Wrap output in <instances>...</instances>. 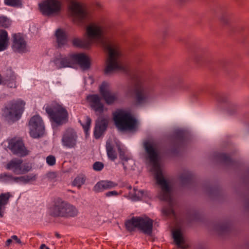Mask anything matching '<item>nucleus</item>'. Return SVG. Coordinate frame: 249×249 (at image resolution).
<instances>
[{"label":"nucleus","mask_w":249,"mask_h":249,"mask_svg":"<svg viewBox=\"0 0 249 249\" xmlns=\"http://www.w3.org/2000/svg\"><path fill=\"white\" fill-rule=\"evenodd\" d=\"M143 147L146 158L152 165V170L155 172L157 182L161 187L162 193L160 194V198L164 201H170L171 199V188L165 179L160 168L159 151L155 144L149 141L143 143Z\"/></svg>","instance_id":"obj_1"},{"label":"nucleus","mask_w":249,"mask_h":249,"mask_svg":"<svg viewBox=\"0 0 249 249\" xmlns=\"http://www.w3.org/2000/svg\"><path fill=\"white\" fill-rule=\"evenodd\" d=\"M78 213L75 206L60 197L55 199L49 208V214L54 218L74 217L78 215Z\"/></svg>","instance_id":"obj_2"},{"label":"nucleus","mask_w":249,"mask_h":249,"mask_svg":"<svg viewBox=\"0 0 249 249\" xmlns=\"http://www.w3.org/2000/svg\"><path fill=\"white\" fill-rule=\"evenodd\" d=\"M102 44L104 50L108 52V58L104 70L105 74L108 75L116 70H122V67L119 65L117 61L119 53L116 42L112 39L105 38L102 40Z\"/></svg>","instance_id":"obj_3"},{"label":"nucleus","mask_w":249,"mask_h":249,"mask_svg":"<svg viewBox=\"0 0 249 249\" xmlns=\"http://www.w3.org/2000/svg\"><path fill=\"white\" fill-rule=\"evenodd\" d=\"M45 111L50 121L58 126L66 124L69 121V113L66 108L55 102L46 105Z\"/></svg>","instance_id":"obj_4"},{"label":"nucleus","mask_w":249,"mask_h":249,"mask_svg":"<svg viewBox=\"0 0 249 249\" xmlns=\"http://www.w3.org/2000/svg\"><path fill=\"white\" fill-rule=\"evenodd\" d=\"M124 225L129 232L134 231L137 228L143 233L150 235L152 232L153 220L148 216H133L125 221Z\"/></svg>","instance_id":"obj_5"},{"label":"nucleus","mask_w":249,"mask_h":249,"mask_svg":"<svg viewBox=\"0 0 249 249\" xmlns=\"http://www.w3.org/2000/svg\"><path fill=\"white\" fill-rule=\"evenodd\" d=\"M116 126L122 131L132 130L137 127V120L129 113L120 110L113 114Z\"/></svg>","instance_id":"obj_6"},{"label":"nucleus","mask_w":249,"mask_h":249,"mask_svg":"<svg viewBox=\"0 0 249 249\" xmlns=\"http://www.w3.org/2000/svg\"><path fill=\"white\" fill-rule=\"evenodd\" d=\"M25 102L21 99L12 100L2 109V115L7 119L18 120L24 110Z\"/></svg>","instance_id":"obj_7"},{"label":"nucleus","mask_w":249,"mask_h":249,"mask_svg":"<svg viewBox=\"0 0 249 249\" xmlns=\"http://www.w3.org/2000/svg\"><path fill=\"white\" fill-rule=\"evenodd\" d=\"M41 14L51 16L59 13L61 10V3L59 0H44L38 4Z\"/></svg>","instance_id":"obj_8"},{"label":"nucleus","mask_w":249,"mask_h":249,"mask_svg":"<svg viewBox=\"0 0 249 249\" xmlns=\"http://www.w3.org/2000/svg\"><path fill=\"white\" fill-rule=\"evenodd\" d=\"M30 136L37 138L43 136L45 131L43 121L38 115L32 116L29 122Z\"/></svg>","instance_id":"obj_9"},{"label":"nucleus","mask_w":249,"mask_h":249,"mask_svg":"<svg viewBox=\"0 0 249 249\" xmlns=\"http://www.w3.org/2000/svg\"><path fill=\"white\" fill-rule=\"evenodd\" d=\"M8 147L14 155L25 157L28 154L29 151L25 146L21 138H12L8 142Z\"/></svg>","instance_id":"obj_10"},{"label":"nucleus","mask_w":249,"mask_h":249,"mask_svg":"<svg viewBox=\"0 0 249 249\" xmlns=\"http://www.w3.org/2000/svg\"><path fill=\"white\" fill-rule=\"evenodd\" d=\"M70 9L80 24H84L90 20L89 14L82 8L79 2H72Z\"/></svg>","instance_id":"obj_11"},{"label":"nucleus","mask_w":249,"mask_h":249,"mask_svg":"<svg viewBox=\"0 0 249 249\" xmlns=\"http://www.w3.org/2000/svg\"><path fill=\"white\" fill-rule=\"evenodd\" d=\"M77 135L72 128H68L64 133L61 142L62 145L68 148H75L77 145Z\"/></svg>","instance_id":"obj_12"},{"label":"nucleus","mask_w":249,"mask_h":249,"mask_svg":"<svg viewBox=\"0 0 249 249\" xmlns=\"http://www.w3.org/2000/svg\"><path fill=\"white\" fill-rule=\"evenodd\" d=\"M108 85L104 81L99 87V92L106 103L109 105L113 104L118 99V95L116 93L111 92L108 89Z\"/></svg>","instance_id":"obj_13"},{"label":"nucleus","mask_w":249,"mask_h":249,"mask_svg":"<svg viewBox=\"0 0 249 249\" xmlns=\"http://www.w3.org/2000/svg\"><path fill=\"white\" fill-rule=\"evenodd\" d=\"M71 54L72 66L75 64H78L84 70L90 68V61L88 55L84 53H71Z\"/></svg>","instance_id":"obj_14"},{"label":"nucleus","mask_w":249,"mask_h":249,"mask_svg":"<svg viewBox=\"0 0 249 249\" xmlns=\"http://www.w3.org/2000/svg\"><path fill=\"white\" fill-rule=\"evenodd\" d=\"M90 107L96 112L101 114L104 110V104L101 102V98L98 94H89L86 97Z\"/></svg>","instance_id":"obj_15"},{"label":"nucleus","mask_w":249,"mask_h":249,"mask_svg":"<svg viewBox=\"0 0 249 249\" xmlns=\"http://www.w3.org/2000/svg\"><path fill=\"white\" fill-rule=\"evenodd\" d=\"M12 49L17 53H23L26 51V43L24 38L19 34L12 35Z\"/></svg>","instance_id":"obj_16"},{"label":"nucleus","mask_w":249,"mask_h":249,"mask_svg":"<svg viewBox=\"0 0 249 249\" xmlns=\"http://www.w3.org/2000/svg\"><path fill=\"white\" fill-rule=\"evenodd\" d=\"M71 58V53L69 54L67 56H64L61 53H59L53 58V62L58 69L67 67L72 68L73 66Z\"/></svg>","instance_id":"obj_17"},{"label":"nucleus","mask_w":249,"mask_h":249,"mask_svg":"<svg viewBox=\"0 0 249 249\" xmlns=\"http://www.w3.org/2000/svg\"><path fill=\"white\" fill-rule=\"evenodd\" d=\"M86 33L89 38L100 39L104 34L103 28L96 24L91 23L87 27Z\"/></svg>","instance_id":"obj_18"},{"label":"nucleus","mask_w":249,"mask_h":249,"mask_svg":"<svg viewBox=\"0 0 249 249\" xmlns=\"http://www.w3.org/2000/svg\"><path fill=\"white\" fill-rule=\"evenodd\" d=\"M134 93L135 100L137 105H141L146 102L148 98V94L145 89L139 83L136 84Z\"/></svg>","instance_id":"obj_19"},{"label":"nucleus","mask_w":249,"mask_h":249,"mask_svg":"<svg viewBox=\"0 0 249 249\" xmlns=\"http://www.w3.org/2000/svg\"><path fill=\"white\" fill-rule=\"evenodd\" d=\"M57 49L61 48L68 43V36L65 31L61 28L57 29L54 34Z\"/></svg>","instance_id":"obj_20"},{"label":"nucleus","mask_w":249,"mask_h":249,"mask_svg":"<svg viewBox=\"0 0 249 249\" xmlns=\"http://www.w3.org/2000/svg\"><path fill=\"white\" fill-rule=\"evenodd\" d=\"M117 185V183L110 180H101L96 183L93 189L96 192H101L105 190L115 188Z\"/></svg>","instance_id":"obj_21"},{"label":"nucleus","mask_w":249,"mask_h":249,"mask_svg":"<svg viewBox=\"0 0 249 249\" xmlns=\"http://www.w3.org/2000/svg\"><path fill=\"white\" fill-rule=\"evenodd\" d=\"M9 44V38L7 32L0 29V52L6 50Z\"/></svg>","instance_id":"obj_22"},{"label":"nucleus","mask_w":249,"mask_h":249,"mask_svg":"<svg viewBox=\"0 0 249 249\" xmlns=\"http://www.w3.org/2000/svg\"><path fill=\"white\" fill-rule=\"evenodd\" d=\"M23 163V160L18 159H14L11 160L6 165L7 169H13V172L16 174H19L18 172L19 170L21 164Z\"/></svg>","instance_id":"obj_23"},{"label":"nucleus","mask_w":249,"mask_h":249,"mask_svg":"<svg viewBox=\"0 0 249 249\" xmlns=\"http://www.w3.org/2000/svg\"><path fill=\"white\" fill-rule=\"evenodd\" d=\"M11 197H12V195L9 192L1 193L0 195V217L3 216L2 212V207H4L8 204Z\"/></svg>","instance_id":"obj_24"},{"label":"nucleus","mask_w":249,"mask_h":249,"mask_svg":"<svg viewBox=\"0 0 249 249\" xmlns=\"http://www.w3.org/2000/svg\"><path fill=\"white\" fill-rule=\"evenodd\" d=\"M72 43L73 46L81 48H88L90 45L89 41L77 38H74L72 41Z\"/></svg>","instance_id":"obj_25"},{"label":"nucleus","mask_w":249,"mask_h":249,"mask_svg":"<svg viewBox=\"0 0 249 249\" xmlns=\"http://www.w3.org/2000/svg\"><path fill=\"white\" fill-rule=\"evenodd\" d=\"M173 236L176 244L179 247L185 249L181 246V244L183 243V238L182 237V233L180 230L177 229L173 232Z\"/></svg>","instance_id":"obj_26"},{"label":"nucleus","mask_w":249,"mask_h":249,"mask_svg":"<svg viewBox=\"0 0 249 249\" xmlns=\"http://www.w3.org/2000/svg\"><path fill=\"white\" fill-rule=\"evenodd\" d=\"M194 175L189 171H185L180 176V180L183 184L190 183L194 179Z\"/></svg>","instance_id":"obj_27"},{"label":"nucleus","mask_w":249,"mask_h":249,"mask_svg":"<svg viewBox=\"0 0 249 249\" xmlns=\"http://www.w3.org/2000/svg\"><path fill=\"white\" fill-rule=\"evenodd\" d=\"M106 146L108 158L112 160H114L117 159V154L113 150V146L109 142H107Z\"/></svg>","instance_id":"obj_28"},{"label":"nucleus","mask_w":249,"mask_h":249,"mask_svg":"<svg viewBox=\"0 0 249 249\" xmlns=\"http://www.w3.org/2000/svg\"><path fill=\"white\" fill-rule=\"evenodd\" d=\"M217 157L221 162L227 165L232 164L234 162L230 156L227 154L219 153L217 155Z\"/></svg>","instance_id":"obj_29"},{"label":"nucleus","mask_w":249,"mask_h":249,"mask_svg":"<svg viewBox=\"0 0 249 249\" xmlns=\"http://www.w3.org/2000/svg\"><path fill=\"white\" fill-rule=\"evenodd\" d=\"M108 124V120L106 118H102L96 122L95 126L98 127V128L104 131H106L107 129Z\"/></svg>","instance_id":"obj_30"},{"label":"nucleus","mask_w":249,"mask_h":249,"mask_svg":"<svg viewBox=\"0 0 249 249\" xmlns=\"http://www.w3.org/2000/svg\"><path fill=\"white\" fill-rule=\"evenodd\" d=\"M79 123H80L81 125L82 126V127L84 130V132H85L86 134H87L88 133V131L90 128L91 123V119L89 116H86L85 117V123L82 124L81 123V121H79Z\"/></svg>","instance_id":"obj_31"},{"label":"nucleus","mask_w":249,"mask_h":249,"mask_svg":"<svg viewBox=\"0 0 249 249\" xmlns=\"http://www.w3.org/2000/svg\"><path fill=\"white\" fill-rule=\"evenodd\" d=\"M22 0H4L5 5L12 7H20L22 6Z\"/></svg>","instance_id":"obj_32"},{"label":"nucleus","mask_w":249,"mask_h":249,"mask_svg":"<svg viewBox=\"0 0 249 249\" xmlns=\"http://www.w3.org/2000/svg\"><path fill=\"white\" fill-rule=\"evenodd\" d=\"M175 135L176 140L182 142L185 139L186 133L183 130H177L175 132Z\"/></svg>","instance_id":"obj_33"},{"label":"nucleus","mask_w":249,"mask_h":249,"mask_svg":"<svg viewBox=\"0 0 249 249\" xmlns=\"http://www.w3.org/2000/svg\"><path fill=\"white\" fill-rule=\"evenodd\" d=\"M85 178L81 176H77L73 181L72 185L74 186H77L79 188L85 183Z\"/></svg>","instance_id":"obj_34"},{"label":"nucleus","mask_w":249,"mask_h":249,"mask_svg":"<svg viewBox=\"0 0 249 249\" xmlns=\"http://www.w3.org/2000/svg\"><path fill=\"white\" fill-rule=\"evenodd\" d=\"M230 229V224L228 222L221 223L217 227V230L220 232H227L229 231Z\"/></svg>","instance_id":"obj_35"},{"label":"nucleus","mask_w":249,"mask_h":249,"mask_svg":"<svg viewBox=\"0 0 249 249\" xmlns=\"http://www.w3.org/2000/svg\"><path fill=\"white\" fill-rule=\"evenodd\" d=\"M11 25V21L7 17H0V27L7 28Z\"/></svg>","instance_id":"obj_36"},{"label":"nucleus","mask_w":249,"mask_h":249,"mask_svg":"<svg viewBox=\"0 0 249 249\" xmlns=\"http://www.w3.org/2000/svg\"><path fill=\"white\" fill-rule=\"evenodd\" d=\"M118 151L120 160L122 161H127L128 160V158L125 155V150L122 149L120 145H118Z\"/></svg>","instance_id":"obj_37"},{"label":"nucleus","mask_w":249,"mask_h":249,"mask_svg":"<svg viewBox=\"0 0 249 249\" xmlns=\"http://www.w3.org/2000/svg\"><path fill=\"white\" fill-rule=\"evenodd\" d=\"M32 166L29 165L28 163H24L21 164L19 170L20 171L19 174H24L31 170Z\"/></svg>","instance_id":"obj_38"},{"label":"nucleus","mask_w":249,"mask_h":249,"mask_svg":"<svg viewBox=\"0 0 249 249\" xmlns=\"http://www.w3.org/2000/svg\"><path fill=\"white\" fill-rule=\"evenodd\" d=\"M0 178L5 182H13V176L10 174L4 173L0 175Z\"/></svg>","instance_id":"obj_39"},{"label":"nucleus","mask_w":249,"mask_h":249,"mask_svg":"<svg viewBox=\"0 0 249 249\" xmlns=\"http://www.w3.org/2000/svg\"><path fill=\"white\" fill-rule=\"evenodd\" d=\"M57 177V174L55 172H49L46 174V177L50 181H55Z\"/></svg>","instance_id":"obj_40"},{"label":"nucleus","mask_w":249,"mask_h":249,"mask_svg":"<svg viewBox=\"0 0 249 249\" xmlns=\"http://www.w3.org/2000/svg\"><path fill=\"white\" fill-rule=\"evenodd\" d=\"M104 163L100 161H96L92 166L93 170L95 171H101L104 168Z\"/></svg>","instance_id":"obj_41"},{"label":"nucleus","mask_w":249,"mask_h":249,"mask_svg":"<svg viewBox=\"0 0 249 249\" xmlns=\"http://www.w3.org/2000/svg\"><path fill=\"white\" fill-rule=\"evenodd\" d=\"M105 131L95 126L94 130V137L96 139H99Z\"/></svg>","instance_id":"obj_42"},{"label":"nucleus","mask_w":249,"mask_h":249,"mask_svg":"<svg viewBox=\"0 0 249 249\" xmlns=\"http://www.w3.org/2000/svg\"><path fill=\"white\" fill-rule=\"evenodd\" d=\"M46 162L50 166H53L55 165L56 162L55 158L53 155H49L46 158Z\"/></svg>","instance_id":"obj_43"},{"label":"nucleus","mask_w":249,"mask_h":249,"mask_svg":"<svg viewBox=\"0 0 249 249\" xmlns=\"http://www.w3.org/2000/svg\"><path fill=\"white\" fill-rule=\"evenodd\" d=\"M162 212L163 214L166 215H169L170 214H174L175 213L174 210L171 207L163 209Z\"/></svg>","instance_id":"obj_44"},{"label":"nucleus","mask_w":249,"mask_h":249,"mask_svg":"<svg viewBox=\"0 0 249 249\" xmlns=\"http://www.w3.org/2000/svg\"><path fill=\"white\" fill-rule=\"evenodd\" d=\"M25 178V183H28L31 180H35L36 179V175H28L24 176Z\"/></svg>","instance_id":"obj_45"},{"label":"nucleus","mask_w":249,"mask_h":249,"mask_svg":"<svg viewBox=\"0 0 249 249\" xmlns=\"http://www.w3.org/2000/svg\"><path fill=\"white\" fill-rule=\"evenodd\" d=\"M6 84L8 88H12L16 87V81L14 79L7 81Z\"/></svg>","instance_id":"obj_46"},{"label":"nucleus","mask_w":249,"mask_h":249,"mask_svg":"<svg viewBox=\"0 0 249 249\" xmlns=\"http://www.w3.org/2000/svg\"><path fill=\"white\" fill-rule=\"evenodd\" d=\"M118 194H118V192H117L116 191H109V192H107L106 193L105 195L107 197H109V196H118Z\"/></svg>","instance_id":"obj_47"},{"label":"nucleus","mask_w":249,"mask_h":249,"mask_svg":"<svg viewBox=\"0 0 249 249\" xmlns=\"http://www.w3.org/2000/svg\"><path fill=\"white\" fill-rule=\"evenodd\" d=\"M11 238L16 241V242L18 244H21V242L20 240L18 238L17 235H13L11 237Z\"/></svg>","instance_id":"obj_48"},{"label":"nucleus","mask_w":249,"mask_h":249,"mask_svg":"<svg viewBox=\"0 0 249 249\" xmlns=\"http://www.w3.org/2000/svg\"><path fill=\"white\" fill-rule=\"evenodd\" d=\"M221 20L225 24H226L228 23V19L227 17V16L225 17L224 16L221 17Z\"/></svg>","instance_id":"obj_49"},{"label":"nucleus","mask_w":249,"mask_h":249,"mask_svg":"<svg viewBox=\"0 0 249 249\" xmlns=\"http://www.w3.org/2000/svg\"><path fill=\"white\" fill-rule=\"evenodd\" d=\"M19 177H14L13 178V182H19Z\"/></svg>","instance_id":"obj_50"},{"label":"nucleus","mask_w":249,"mask_h":249,"mask_svg":"<svg viewBox=\"0 0 249 249\" xmlns=\"http://www.w3.org/2000/svg\"><path fill=\"white\" fill-rule=\"evenodd\" d=\"M203 57V55H201V58H199V54H196L195 56V60L196 62H199L201 59L202 58V57Z\"/></svg>","instance_id":"obj_51"},{"label":"nucleus","mask_w":249,"mask_h":249,"mask_svg":"<svg viewBox=\"0 0 249 249\" xmlns=\"http://www.w3.org/2000/svg\"><path fill=\"white\" fill-rule=\"evenodd\" d=\"M19 178H20L19 182H21L24 184H26V183H25L26 181H25V178L24 176L19 177Z\"/></svg>","instance_id":"obj_52"},{"label":"nucleus","mask_w":249,"mask_h":249,"mask_svg":"<svg viewBox=\"0 0 249 249\" xmlns=\"http://www.w3.org/2000/svg\"><path fill=\"white\" fill-rule=\"evenodd\" d=\"M12 242V239H8L6 242V243H5V245L6 246H9L10 245V244Z\"/></svg>","instance_id":"obj_53"},{"label":"nucleus","mask_w":249,"mask_h":249,"mask_svg":"<svg viewBox=\"0 0 249 249\" xmlns=\"http://www.w3.org/2000/svg\"><path fill=\"white\" fill-rule=\"evenodd\" d=\"M40 249H50L47 247L45 244H42L40 247Z\"/></svg>","instance_id":"obj_54"},{"label":"nucleus","mask_w":249,"mask_h":249,"mask_svg":"<svg viewBox=\"0 0 249 249\" xmlns=\"http://www.w3.org/2000/svg\"><path fill=\"white\" fill-rule=\"evenodd\" d=\"M55 236L57 238H60L61 237V235L58 233L57 232H55Z\"/></svg>","instance_id":"obj_55"},{"label":"nucleus","mask_w":249,"mask_h":249,"mask_svg":"<svg viewBox=\"0 0 249 249\" xmlns=\"http://www.w3.org/2000/svg\"><path fill=\"white\" fill-rule=\"evenodd\" d=\"M187 0H178V1L179 3H180V4L182 3V2H185Z\"/></svg>","instance_id":"obj_56"}]
</instances>
